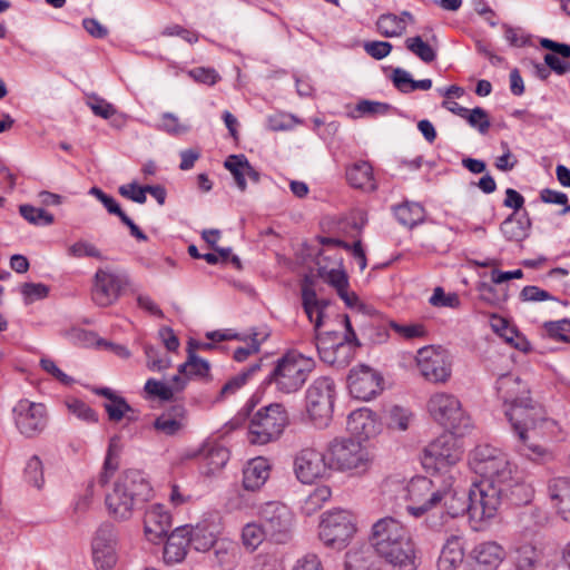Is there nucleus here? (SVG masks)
Returning <instances> with one entry per match:
<instances>
[{"label": "nucleus", "instance_id": "nucleus-16", "mask_svg": "<svg viewBox=\"0 0 570 570\" xmlns=\"http://www.w3.org/2000/svg\"><path fill=\"white\" fill-rule=\"evenodd\" d=\"M263 525L268 538L276 543H285L292 537L294 517L291 510L281 502H267L259 511Z\"/></svg>", "mask_w": 570, "mask_h": 570}, {"label": "nucleus", "instance_id": "nucleus-23", "mask_svg": "<svg viewBox=\"0 0 570 570\" xmlns=\"http://www.w3.org/2000/svg\"><path fill=\"white\" fill-rule=\"evenodd\" d=\"M302 304L308 320L314 324V340H320L323 335L321 327L323 326L325 308L328 306V302L317 298L313 281L309 276H305L302 284Z\"/></svg>", "mask_w": 570, "mask_h": 570}, {"label": "nucleus", "instance_id": "nucleus-64", "mask_svg": "<svg viewBox=\"0 0 570 570\" xmlns=\"http://www.w3.org/2000/svg\"><path fill=\"white\" fill-rule=\"evenodd\" d=\"M189 77L195 81L202 82L208 86L215 85L219 79V75L213 68L197 67L188 71Z\"/></svg>", "mask_w": 570, "mask_h": 570}, {"label": "nucleus", "instance_id": "nucleus-1", "mask_svg": "<svg viewBox=\"0 0 570 570\" xmlns=\"http://www.w3.org/2000/svg\"><path fill=\"white\" fill-rule=\"evenodd\" d=\"M469 463L481 476V480L474 483V510L480 509L481 515L484 512L491 513L499 509L503 497L508 494L514 469L505 453L489 444L478 445L471 452Z\"/></svg>", "mask_w": 570, "mask_h": 570}, {"label": "nucleus", "instance_id": "nucleus-32", "mask_svg": "<svg viewBox=\"0 0 570 570\" xmlns=\"http://www.w3.org/2000/svg\"><path fill=\"white\" fill-rule=\"evenodd\" d=\"M348 184L364 191H374L377 188L373 176V168L367 161H357L346 169Z\"/></svg>", "mask_w": 570, "mask_h": 570}, {"label": "nucleus", "instance_id": "nucleus-27", "mask_svg": "<svg viewBox=\"0 0 570 570\" xmlns=\"http://www.w3.org/2000/svg\"><path fill=\"white\" fill-rule=\"evenodd\" d=\"M189 535L188 527L176 528L168 535L164 548V560L167 563H178L185 559L190 542Z\"/></svg>", "mask_w": 570, "mask_h": 570}, {"label": "nucleus", "instance_id": "nucleus-49", "mask_svg": "<svg viewBox=\"0 0 570 570\" xmlns=\"http://www.w3.org/2000/svg\"><path fill=\"white\" fill-rule=\"evenodd\" d=\"M412 420V413L402 406L394 405L389 410V426L393 430H407Z\"/></svg>", "mask_w": 570, "mask_h": 570}, {"label": "nucleus", "instance_id": "nucleus-33", "mask_svg": "<svg viewBox=\"0 0 570 570\" xmlns=\"http://www.w3.org/2000/svg\"><path fill=\"white\" fill-rule=\"evenodd\" d=\"M550 498L554 501L558 513L570 522V479L556 478L549 484Z\"/></svg>", "mask_w": 570, "mask_h": 570}, {"label": "nucleus", "instance_id": "nucleus-48", "mask_svg": "<svg viewBox=\"0 0 570 570\" xmlns=\"http://www.w3.org/2000/svg\"><path fill=\"white\" fill-rule=\"evenodd\" d=\"M332 497V490L327 485H321L314 489L306 498L304 509L307 513H313L321 509L323 504Z\"/></svg>", "mask_w": 570, "mask_h": 570}, {"label": "nucleus", "instance_id": "nucleus-39", "mask_svg": "<svg viewBox=\"0 0 570 570\" xmlns=\"http://www.w3.org/2000/svg\"><path fill=\"white\" fill-rule=\"evenodd\" d=\"M171 382L173 385H167L154 379H149L145 384V391L153 396L168 401L173 399L175 391H179L185 386L186 380H183L180 375H174Z\"/></svg>", "mask_w": 570, "mask_h": 570}, {"label": "nucleus", "instance_id": "nucleus-5", "mask_svg": "<svg viewBox=\"0 0 570 570\" xmlns=\"http://www.w3.org/2000/svg\"><path fill=\"white\" fill-rule=\"evenodd\" d=\"M331 471L364 474L373 463L371 452L351 438H334L326 444Z\"/></svg>", "mask_w": 570, "mask_h": 570}, {"label": "nucleus", "instance_id": "nucleus-53", "mask_svg": "<svg viewBox=\"0 0 570 570\" xmlns=\"http://www.w3.org/2000/svg\"><path fill=\"white\" fill-rule=\"evenodd\" d=\"M538 425L537 429L542 435L557 438L562 433V428L558 421L548 417L544 410H537Z\"/></svg>", "mask_w": 570, "mask_h": 570}, {"label": "nucleus", "instance_id": "nucleus-58", "mask_svg": "<svg viewBox=\"0 0 570 570\" xmlns=\"http://www.w3.org/2000/svg\"><path fill=\"white\" fill-rule=\"evenodd\" d=\"M66 405H67L69 412H71L79 420H82L88 423L97 422L96 412L89 405H87L85 402L75 399V400L67 401Z\"/></svg>", "mask_w": 570, "mask_h": 570}, {"label": "nucleus", "instance_id": "nucleus-63", "mask_svg": "<svg viewBox=\"0 0 570 570\" xmlns=\"http://www.w3.org/2000/svg\"><path fill=\"white\" fill-rule=\"evenodd\" d=\"M87 104L96 116L104 119H109L116 114V108L111 104L97 96L90 97Z\"/></svg>", "mask_w": 570, "mask_h": 570}, {"label": "nucleus", "instance_id": "nucleus-38", "mask_svg": "<svg viewBox=\"0 0 570 570\" xmlns=\"http://www.w3.org/2000/svg\"><path fill=\"white\" fill-rule=\"evenodd\" d=\"M395 216L397 220L406 226L414 227L424 222L425 210L417 203H404L394 208Z\"/></svg>", "mask_w": 570, "mask_h": 570}, {"label": "nucleus", "instance_id": "nucleus-14", "mask_svg": "<svg viewBox=\"0 0 570 570\" xmlns=\"http://www.w3.org/2000/svg\"><path fill=\"white\" fill-rule=\"evenodd\" d=\"M296 479L303 484H312L331 474L327 453L307 446L296 452L293 461Z\"/></svg>", "mask_w": 570, "mask_h": 570}, {"label": "nucleus", "instance_id": "nucleus-52", "mask_svg": "<svg viewBox=\"0 0 570 570\" xmlns=\"http://www.w3.org/2000/svg\"><path fill=\"white\" fill-rule=\"evenodd\" d=\"M391 328L404 340L421 338L426 335L425 326L419 323L399 324L395 322L391 323Z\"/></svg>", "mask_w": 570, "mask_h": 570}, {"label": "nucleus", "instance_id": "nucleus-10", "mask_svg": "<svg viewBox=\"0 0 570 570\" xmlns=\"http://www.w3.org/2000/svg\"><path fill=\"white\" fill-rule=\"evenodd\" d=\"M428 411L438 423L458 435H464L472 428L470 416L453 394L446 392L432 394L428 402Z\"/></svg>", "mask_w": 570, "mask_h": 570}, {"label": "nucleus", "instance_id": "nucleus-60", "mask_svg": "<svg viewBox=\"0 0 570 570\" xmlns=\"http://www.w3.org/2000/svg\"><path fill=\"white\" fill-rule=\"evenodd\" d=\"M40 367L63 385L68 386L75 382V380L71 376L67 375L63 371H61L56 364V362L49 357H42L40 360Z\"/></svg>", "mask_w": 570, "mask_h": 570}, {"label": "nucleus", "instance_id": "nucleus-15", "mask_svg": "<svg viewBox=\"0 0 570 570\" xmlns=\"http://www.w3.org/2000/svg\"><path fill=\"white\" fill-rule=\"evenodd\" d=\"M13 422L21 435L33 439L40 435L48 424V412L42 403L20 400L12 410Z\"/></svg>", "mask_w": 570, "mask_h": 570}, {"label": "nucleus", "instance_id": "nucleus-54", "mask_svg": "<svg viewBox=\"0 0 570 570\" xmlns=\"http://www.w3.org/2000/svg\"><path fill=\"white\" fill-rule=\"evenodd\" d=\"M464 119L482 135L487 134L491 126L488 112L481 107L469 110Z\"/></svg>", "mask_w": 570, "mask_h": 570}, {"label": "nucleus", "instance_id": "nucleus-50", "mask_svg": "<svg viewBox=\"0 0 570 570\" xmlns=\"http://www.w3.org/2000/svg\"><path fill=\"white\" fill-rule=\"evenodd\" d=\"M67 253L70 257L73 258H83V257H92L97 259H102L101 252L90 242L80 239L72 245H70L67 249Z\"/></svg>", "mask_w": 570, "mask_h": 570}, {"label": "nucleus", "instance_id": "nucleus-3", "mask_svg": "<svg viewBox=\"0 0 570 570\" xmlns=\"http://www.w3.org/2000/svg\"><path fill=\"white\" fill-rule=\"evenodd\" d=\"M151 488L144 474L138 470L121 473L110 492L106 494L109 513L118 520H128L139 502L147 501Z\"/></svg>", "mask_w": 570, "mask_h": 570}, {"label": "nucleus", "instance_id": "nucleus-62", "mask_svg": "<svg viewBox=\"0 0 570 570\" xmlns=\"http://www.w3.org/2000/svg\"><path fill=\"white\" fill-rule=\"evenodd\" d=\"M544 328L549 336L562 342H570V338L564 334V332L570 331V320L564 318L560 321L546 322Z\"/></svg>", "mask_w": 570, "mask_h": 570}, {"label": "nucleus", "instance_id": "nucleus-21", "mask_svg": "<svg viewBox=\"0 0 570 570\" xmlns=\"http://www.w3.org/2000/svg\"><path fill=\"white\" fill-rule=\"evenodd\" d=\"M505 558L504 548L495 541L475 544L466 554L465 570H497Z\"/></svg>", "mask_w": 570, "mask_h": 570}, {"label": "nucleus", "instance_id": "nucleus-9", "mask_svg": "<svg viewBox=\"0 0 570 570\" xmlns=\"http://www.w3.org/2000/svg\"><path fill=\"white\" fill-rule=\"evenodd\" d=\"M444 475H436L434 479L416 476L411 479L404 487V499L407 502V512L420 518L430 510L441 507V487Z\"/></svg>", "mask_w": 570, "mask_h": 570}, {"label": "nucleus", "instance_id": "nucleus-61", "mask_svg": "<svg viewBox=\"0 0 570 570\" xmlns=\"http://www.w3.org/2000/svg\"><path fill=\"white\" fill-rule=\"evenodd\" d=\"M49 288L41 283H24L21 286V294L27 304L37 299L45 298L48 295Z\"/></svg>", "mask_w": 570, "mask_h": 570}, {"label": "nucleus", "instance_id": "nucleus-18", "mask_svg": "<svg viewBox=\"0 0 570 570\" xmlns=\"http://www.w3.org/2000/svg\"><path fill=\"white\" fill-rule=\"evenodd\" d=\"M416 365L421 375L432 383H445L451 376V362L441 348L433 346L420 348Z\"/></svg>", "mask_w": 570, "mask_h": 570}, {"label": "nucleus", "instance_id": "nucleus-6", "mask_svg": "<svg viewBox=\"0 0 570 570\" xmlns=\"http://www.w3.org/2000/svg\"><path fill=\"white\" fill-rule=\"evenodd\" d=\"M543 410L541 406L533 403L532 399L520 402L517 405L510 406L505 411V415L510 421L513 430L518 433L520 440L523 442L519 448V452L528 459L535 462H547L552 459V453L539 444H528L527 431L529 429L535 430L538 425V411Z\"/></svg>", "mask_w": 570, "mask_h": 570}, {"label": "nucleus", "instance_id": "nucleus-36", "mask_svg": "<svg viewBox=\"0 0 570 570\" xmlns=\"http://www.w3.org/2000/svg\"><path fill=\"white\" fill-rule=\"evenodd\" d=\"M195 348H212V344L209 343H196L193 341H189L188 343V357L187 361L179 366V374H184L187 377L191 376H199L203 377L207 375L209 371V364L207 361L198 357L195 354Z\"/></svg>", "mask_w": 570, "mask_h": 570}, {"label": "nucleus", "instance_id": "nucleus-7", "mask_svg": "<svg viewBox=\"0 0 570 570\" xmlns=\"http://www.w3.org/2000/svg\"><path fill=\"white\" fill-rule=\"evenodd\" d=\"M441 492V505L451 518H456L468 512L471 519L484 521L493 518L498 512V509H494L491 513L484 512L481 515L482 511L480 509L478 511L474 510L476 508L473 495L474 484L469 491L461 489L452 472L443 476Z\"/></svg>", "mask_w": 570, "mask_h": 570}, {"label": "nucleus", "instance_id": "nucleus-25", "mask_svg": "<svg viewBox=\"0 0 570 570\" xmlns=\"http://www.w3.org/2000/svg\"><path fill=\"white\" fill-rule=\"evenodd\" d=\"M145 533L150 542L157 543L168 534L171 517L161 504H153L145 513Z\"/></svg>", "mask_w": 570, "mask_h": 570}, {"label": "nucleus", "instance_id": "nucleus-8", "mask_svg": "<svg viewBox=\"0 0 570 570\" xmlns=\"http://www.w3.org/2000/svg\"><path fill=\"white\" fill-rule=\"evenodd\" d=\"M288 424V414L281 403H272L259 409L252 417L248 441L264 445L277 440Z\"/></svg>", "mask_w": 570, "mask_h": 570}, {"label": "nucleus", "instance_id": "nucleus-51", "mask_svg": "<svg viewBox=\"0 0 570 570\" xmlns=\"http://www.w3.org/2000/svg\"><path fill=\"white\" fill-rule=\"evenodd\" d=\"M105 410L111 421L118 422L126 417L128 413H132L131 406L121 396H116L105 403Z\"/></svg>", "mask_w": 570, "mask_h": 570}, {"label": "nucleus", "instance_id": "nucleus-26", "mask_svg": "<svg viewBox=\"0 0 570 570\" xmlns=\"http://www.w3.org/2000/svg\"><path fill=\"white\" fill-rule=\"evenodd\" d=\"M540 46L553 52L544 56V63L549 69L560 76L570 72V45L542 38Z\"/></svg>", "mask_w": 570, "mask_h": 570}, {"label": "nucleus", "instance_id": "nucleus-30", "mask_svg": "<svg viewBox=\"0 0 570 570\" xmlns=\"http://www.w3.org/2000/svg\"><path fill=\"white\" fill-rule=\"evenodd\" d=\"M225 168L230 171L233 175L237 187L244 191L246 189V177H248L254 183H258L259 174L255 170V168L249 164L247 158L244 155H232L229 156L224 164Z\"/></svg>", "mask_w": 570, "mask_h": 570}, {"label": "nucleus", "instance_id": "nucleus-12", "mask_svg": "<svg viewBox=\"0 0 570 570\" xmlns=\"http://www.w3.org/2000/svg\"><path fill=\"white\" fill-rule=\"evenodd\" d=\"M356 532L354 515L346 510H334L323 514L318 537L325 547L342 550Z\"/></svg>", "mask_w": 570, "mask_h": 570}, {"label": "nucleus", "instance_id": "nucleus-2", "mask_svg": "<svg viewBox=\"0 0 570 570\" xmlns=\"http://www.w3.org/2000/svg\"><path fill=\"white\" fill-rule=\"evenodd\" d=\"M371 547L393 570H417L420 557L410 531L396 519L385 517L372 525Z\"/></svg>", "mask_w": 570, "mask_h": 570}, {"label": "nucleus", "instance_id": "nucleus-43", "mask_svg": "<svg viewBox=\"0 0 570 570\" xmlns=\"http://www.w3.org/2000/svg\"><path fill=\"white\" fill-rule=\"evenodd\" d=\"M540 559L535 547L523 544L515 550L514 563L517 570H534Z\"/></svg>", "mask_w": 570, "mask_h": 570}, {"label": "nucleus", "instance_id": "nucleus-41", "mask_svg": "<svg viewBox=\"0 0 570 570\" xmlns=\"http://www.w3.org/2000/svg\"><path fill=\"white\" fill-rule=\"evenodd\" d=\"M377 31L386 38L401 37L405 33V26L396 14L385 13L376 21Z\"/></svg>", "mask_w": 570, "mask_h": 570}, {"label": "nucleus", "instance_id": "nucleus-35", "mask_svg": "<svg viewBox=\"0 0 570 570\" xmlns=\"http://www.w3.org/2000/svg\"><path fill=\"white\" fill-rule=\"evenodd\" d=\"M347 430L358 439H368L375 432V420L368 409H358L347 416Z\"/></svg>", "mask_w": 570, "mask_h": 570}, {"label": "nucleus", "instance_id": "nucleus-34", "mask_svg": "<svg viewBox=\"0 0 570 570\" xmlns=\"http://www.w3.org/2000/svg\"><path fill=\"white\" fill-rule=\"evenodd\" d=\"M465 562L463 546L459 537H451L444 543L438 559V570H455Z\"/></svg>", "mask_w": 570, "mask_h": 570}, {"label": "nucleus", "instance_id": "nucleus-22", "mask_svg": "<svg viewBox=\"0 0 570 570\" xmlns=\"http://www.w3.org/2000/svg\"><path fill=\"white\" fill-rule=\"evenodd\" d=\"M348 389L354 399L368 401L382 390V377L373 368L360 365L350 372Z\"/></svg>", "mask_w": 570, "mask_h": 570}, {"label": "nucleus", "instance_id": "nucleus-31", "mask_svg": "<svg viewBox=\"0 0 570 570\" xmlns=\"http://www.w3.org/2000/svg\"><path fill=\"white\" fill-rule=\"evenodd\" d=\"M271 465L268 460L264 458H255L250 460L243 473V485L246 490H258L269 476Z\"/></svg>", "mask_w": 570, "mask_h": 570}, {"label": "nucleus", "instance_id": "nucleus-11", "mask_svg": "<svg viewBox=\"0 0 570 570\" xmlns=\"http://www.w3.org/2000/svg\"><path fill=\"white\" fill-rule=\"evenodd\" d=\"M335 383L328 376L313 381L306 391V411L313 424L320 429L328 426L335 399Z\"/></svg>", "mask_w": 570, "mask_h": 570}, {"label": "nucleus", "instance_id": "nucleus-28", "mask_svg": "<svg viewBox=\"0 0 570 570\" xmlns=\"http://www.w3.org/2000/svg\"><path fill=\"white\" fill-rule=\"evenodd\" d=\"M154 429L166 436L177 435L186 425V410L174 405L154 421Z\"/></svg>", "mask_w": 570, "mask_h": 570}, {"label": "nucleus", "instance_id": "nucleus-17", "mask_svg": "<svg viewBox=\"0 0 570 570\" xmlns=\"http://www.w3.org/2000/svg\"><path fill=\"white\" fill-rule=\"evenodd\" d=\"M118 535L110 523L101 524L91 540V559L96 570H112L118 561Z\"/></svg>", "mask_w": 570, "mask_h": 570}, {"label": "nucleus", "instance_id": "nucleus-40", "mask_svg": "<svg viewBox=\"0 0 570 570\" xmlns=\"http://www.w3.org/2000/svg\"><path fill=\"white\" fill-rule=\"evenodd\" d=\"M268 537L263 524L250 522L244 525L242 531V543L249 550L255 551Z\"/></svg>", "mask_w": 570, "mask_h": 570}, {"label": "nucleus", "instance_id": "nucleus-29", "mask_svg": "<svg viewBox=\"0 0 570 570\" xmlns=\"http://www.w3.org/2000/svg\"><path fill=\"white\" fill-rule=\"evenodd\" d=\"M379 556L372 547L351 549L345 554V570H381Z\"/></svg>", "mask_w": 570, "mask_h": 570}, {"label": "nucleus", "instance_id": "nucleus-13", "mask_svg": "<svg viewBox=\"0 0 570 570\" xmlns=\"http://www.w3.org/2000/svg\"><path fill=\"white\" fill-rule=\"evenodd\" d=\"M456 435L453 431L445 432L424 448L422 464L426 470L441 472L461 460L463 452Z\"/></svg>", "mask_w": 570, "mask_h": 570}, {"label": "nucleus", "instance_id": "nucleus-57", "mask_svg": "<svg viewBox=\"0 0 570 570\" xmlns=\"http://www.w3.org/2000/svg\"><path fill=\"white\" fill-rule=\"evenodd\" d=\"M430 304L435 307H451L458 308L460 306V298L455 293L446 294L442 287H435L432 296L429 299Z\"/></svg>", "mask_w": 570, "mask_h": 570}, {"label": "nucleus", "instance_id": "nucleus-46", "mask_svg": "<svg viewBox=\"0 0 570 570\" xmlns=\"http://www.w3.org/2000/svg\"><path fill=\"white\" fill-rule=\"evenodd\" d=\"M508 495L511 497L515 504H525L531 501L533 489L513 474L512 485L508 489Z\"/></svg>", "mask_w": 570, "mask_h": 570}, {"label": "nucleus", "instance_id": "nucleus-47", "mask_svg": "<svg viewBox=\"0 0 570 570\" xmlns=\"http://www.w3.org/2000/svg\"><path fill=\"white\" fill-rule=\"evenodd\" d=\"M258 368L259 364L252 365L245 371L238 373L237 375L228 380L220 390V397L224 399L229 395H233L236 391H238L246 384L248 377Z\"/></svg>", "mask_w": 570, "mask_h": 570}, {"label": "nucleus", "instance_id": "nucleus-56", "mask_svg": "<svg viewBox=\"0 0 570 570\" xmlns=\"http://www.w3.org/2000/svg\"><path fill=\"white\" fill-rule=\"evenodd\" d=\"M320 275L325 282L332 285L337 293L348 287L347 275L343 269L332 268L326 271L325 268H320Z\"/></svg>", "mask_w": 570, "mask_h": 570}, {"label": "nucleus", "instance_id": "nucleus-19", "mask_svg": "<svg viewBox=\"0 0 570 570\" xmlns=\"http://www.w3.org/2000/svg\"><path fill=\"white\" fill-rule=\"evenodd\" d=\"M126 285L127 278L124 274L112 272L108 268H99L94 277L91 291L92 301L98 306H109L118 299Z\"/></svg>", "mask_w": 570, "mask_h": 570}, {"label": "nucleus", "instance_id": "nucleus-37", "mask_svg": "<svg viewBox=\"0 0 570 570\" xmlns=\"http://www.w3.org/2000/svg\"><path fill=\"white\" fill-rule=\"evenodd\" d=\"M531 228V222L528 215L518 217L511 214L500 225V230L509 242L521 243L528 236Z\"/></svg>", "mask_w": 570, "mask_h": 570}, {"label": "nucleus", "instance_id": "nucleus-44", "mask_svg": "<svg viewBox=\"0 0 570 570\" xmlns=\"http://www.w3.org/2000/svg\"><path fill=\"white\" fill-rule=\"evenodd\" d=\"M19 212L26 220L33 225L48 226L51 225L55 220L52 214L31 205H21L19 207Z\"/></svg>", "mask_w": 570, "mask_h": 570}, {"label": "nucleus", "instance_id": "nucleus-45", "mask_svg": "<svg viewBox=\"0 0 570 570\" xmlns=\"http://www.w3.org/2000/svg\"><path fill=\"white\" fill-rule=\"evenodd\" d=\"M24 479L29 484L37 489H41L45 483L43 465L37 455H32L24 468Z\"/></svg>", "mask_w": 570, "mask_h": 570}, {"label": "nucleus", "instance_id": "nucleus-4", "mask_svg": "<svg viewBox=\"0 0 570 570\" xmlns=\"http://www.w3.org/2000/svg\"><path fill=\"white\" fill-rule=\"evenodd\" d=\"M314 367L313 357L289 350L275 362L267 380L277 392L293 394L304 386Z\"/></svg>", "mask_w": 570, "mask_h": 570}, {"label": "nucleus", "instance_id": "nucleus-24", "mask_svg": "<svg viewBox=\"0 0 570 570\" xmlns=\"http://www.w3.org/2000/svg\"><path fill=\"white\" fill-rule=\"evenodd\" d=\"M497 392L509 407L531 397L529 385L519 375L512 373L503 374L498 379Z\"/></svg>", "mask_w": 570, "mask_h": 570}, {"label": "nucleus", "instance_id": "nucleus-55", "mask_svg": "<svg viewBox=\"0 0 570 570\" xmlns=\"http://www.w3.org/2000/svg\"><path fill=\"white\" fill-rule=\"evenodd\" d=\"M145 354L147 367L151 371H164L171 365V360L167 355L161 356L159 351L154 346L146 345Z\"/></svg>", "mask_w": 570, "mask_h": 570}, {"label": "nucleus", "instance_id": "nucleus-42", "mask_svg": "<svg viewBox=\"0 0 570 570\" xmlns=\"http://www.w3.org/2000/svg\"><path fill=\"white\" fill-rule=\"evenodd\" d=\"M405 47L425 63H430L436 58V51L430 43L423 41L420 36L407 38L405 40Z\"/></svg>", "mask_w": 570, "mask_h": 570}, {"label": "nucleus", "instance_id": "nucleus-20", "mask_svg": "<svg viewBox=\"0 0 570 570\" xmlns=\"http://www.w3.org/2000/svg\"><path fill=\"white\" fill-rule=\"evenodd\" d=\"M344 324L346 328L344 342H341L333 347H326L324 345L323 335L320 340H314L320 358L327 364L336 366L347 365L354 357L355 347L360 345L347 315L344 316Z\"/></svg>", "mask_w": 570, "mask_h": 570}, {"label": "nucleus", "instance_id": "nucleus-59", "mask_svg": "<svg viewBox=\"0 0 570 570\" xmlns=\"http://www.w3.org/2000/svg\"><path fill=\"white\" fill-rule=\"evenodd\" d=\"M229 459L228 451L222 446L212 448L205 456L208 472H215L222 469Z\"/></svg>", "mask_w": 570, "mask_h": 570}]
</instances>
